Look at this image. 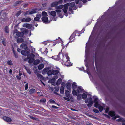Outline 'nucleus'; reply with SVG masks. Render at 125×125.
Wrapping results in <instances>:
<instances>
[{
  "mask_svg": "<svg viewBox=\"0 0 125 125\" xmlns=\"http://www.w3.org/2000/svg\"><path fill=\"white\" fill-rule=\"evenodd\" d=\"M16 77L19 80L21 79V77L20 76H16Z\"/></svg>",
  "mask_w": 125,
  "mask_h": 125,
  "instance_id": "nucleus-55",
  "label": "nucleus"
},
{
  "mask_svg": "<svg viewBox=\"0 0 125 125\" xmlns=\"http://www.w3.org/2000/svg\"><path fill=\"white\" fill-rule=\"evenodd\" d=\"M49 68H45L43 70V71L45 73H46L48 70Z\"/></svg>",
  "mask_w": 125,
  "mask_h": 125,
  "instance_id": "nucleus-40",
  "label": "nucleus"
},
{
  "mask_svg": "<svg viewBox=\"0 0 125 125\" xmlns=\"http://www.w3.org/2000/svg\"><path fill=\"white\" fill-rule=\"evenodd\" d=\"M55 89L56 91H58L59 90V87L57 86L55 87Z\"/></svg>",
  "mask_w": 125,
  "mask_h": 125,
  "instance_id": "nucleus-50",
  "label": "nucleus"
},
{
  "mask_svg": "<svg viewBox=\"0 0 125 125\" xmlns=\"http://www.w3.org/2000/svg\"><path fill=\"white\" fill-rule=\"evenodd\" d=\"M94 111L95 113H98L99 112L98 110L97 109H94L93 110Z\"/></svg>",
  "mask_w": 125,
  "mask_h": 125,
  "instance_id": "nucleus-54",
  "label": "nucleus"
},
{
  "mask_svg": "<svg viewBox=\"0 0 125 125\" xmlns=\"http://www.w3.org/2000/svg\"><path fill=\"white\" fill-rule=\"evenodd\" d=\"M56 9V11L58 14H59V13H60L61 12V9H59L58 8Z\"/></svg>",
  "mask_w": 125,
  "mask_h": 125,
  "instance_id": "nucleus-38",
  "label": "nucleus"
},
{
  "mask_svg": "<svg viewBox=\"0 0 125 125\" xmlns=\"http://www.w3.org/2000/svg\"><path fill=\"white\" fill-rule=\"evenodd\" d=\"M109 108L108 107H107L106 109L105 112L106 113H107L109 111Z\"/></svg>",
  "mask_w": 125,
  "mask_h": 125,
  "instance_id": "nucleus-51",
  "label": "nucleus"
},
{
  "mask_svg": "<svg viewBox=\"0 0 125 125\" xmlns=\"http://www.w3.org/2000/svg\"><path fill=\"white\" fill-rule=\"evenodd\" d=\"M64 6L63 5H61L56 7V9L58 8L59 9H61Z\"/></svg>",
  "mask_w": 125,
  "mask_h": 125,
  "instance_id": "nucleus-34",
  "label": "nucleus"
},
{
  "mask_svg": "<svg viewBox=\"0 0 125 125\" xmlns=\"http://www.w3.org/2000/svg\"><path fill=\"white\" fill-rule=\"evenodd\" d=\"M36 12L35 10H32L31 11L29 12L28 11H27L24 13V16H26L28 15V13L29 14H31L33 13H35Z\"/></svg>",
  "mask_w": 125,
  "mask_h": 125,
  "instance_id": "nucleus-15",
  "label": "nucleus"
},
{
  "mask_svg": "<svg viewBox=\"0 0 125 125\" xmlns=\"http://www.w3.org/2000/svg\"><path fill=\"white\" fill-rule=\"evenodd\" d=\"M81 1H82L83 2L85 3L87 2V0H75V2L76 4H78L79 2Z\"/></svg>",
  "mask_w": 125,
  "mask_h": 125,
  "instance_id": "nucleus-24",
  "label": "nucleus"
},
{
  "mask_svg": "<svg viewBox=\"0 0 125 125\" xmlns=\"http://www.w3.org/2000/svg\"><path fill=\"white\" fill-rule=\"evenodd\" d=\"M52 106V108L55 109H57L58 108V107H57L54 105H53Z\"/></svg>",
  "mask_w": 125,
  "mask_h": 125,
  "instance_id": "nucleus-63",
  "label": "nucleus"
},
{
  "mask_svg": "<svg viewBox=\"0 0 125 125\" xmlns=\"http://www.w3.org/2000/svg\"><path fill=\"white\" fill-rule=\"evenodd\" d=\"M77 96V98L78 100H79L81 99V97H82V95L81 94H78Z\"/></svg>",
  "mask_w": 125,
  "mask_h": 125,
  "instance_id": "nucleus-33",
  "label": "nucleus"
},
{
  "mask_svg": "<svg viewBox=\"0 0 125 125\" xmlns=\"http://www.w3.org/2000/svg\"><path fill=\"white\" fill-rule=\"evenodd\" d=\"M50 14L52 16L54 17L56 16V13L55 11H52L51 12Z\"/></svg>",
  "mask_w": 125,
  "mask_h": 125,
  "instance_id": "nucleus-29",
  "label": "nucleus"
},
{
  "mask_svg": "<svg viewBox=\"0 0 125 125\" xmlns=\"http://www.w3.org/2000/svg\"><path fill=\"white\" fill-rule=\"evenodd\" d=\"M7 64L9 65H12V62L11 61H8L7 62Z\"/></svg>",
  "mask_w": 125,
  "mask_h": 125,
  "instance_id": "nucleus-36",
  "label": "nucleus"
},
{
  "mask_svg": "<svg viewBox=\"0 0 125 125\" xmlns=\"http://www.w3.org/2000/svg\"><path fill=\"white\" fill-rule=\"evenodd\" d=\"M47 13L45 12H43L42 13V15L43 17L42 18V20L45 23H48L50 22V21L48 20V17L46 16Z\"/></svg>",
  "mask_w": 125,
  "mask_h": 125,
  "instance_id": "nucleus-7",
  "label": "nucleus"
},
{
  "mask_svg": "<svg viewBox=\"0 0 125 125\" xmlns=\"http://www.w3.org/2000/svg\"><path fill=\"white\" fill-rule=\"evenodd\" d=\"M70 92L69 91L66 90L65 91V96L63 97L64 99L67 101H70L72 102L73 101V97L72 95L70 94Z\"/></svg>",
  "mask_w": 125,
  "mask_h": 125,
  "instance_id": "nucleus-5",
  "label": "nucleus"
},
{
  "mask_svg": "<svg viewBox=\"0 0 125 125\" xmlns=\"http://www.w3.org/2000/svg\"><path fill=\"white\" fill-rule=\"evenodd\" d=\"M58 5L57 1H55L52 3L51 4V7H56Z\"/></svg>",
  "mask_w": 125,
  "mask_h": 125,
  "instance_id": "nucleus-19",
  "label": "nucleus"
},
{
  "mask_svg": "<svg viewBox=\"0 0 125 125\" xmlns=\"http://www.w3.org/2000/svg\"><path fill=\"white\" fill-rule=\"evenodd\" d=\"M46 100L45 99H41L40 100V102H45L46 101Z\"/></svg>",
  "mask_w": 125,
  "mask_h": 125,
  "instance_id": "nucleus-42",
  "label": "nucleus"
},
{
  "mask_svg": "<svg viewBox=\"0 0 125 125\" xmlns=\"http://www.w3.org/2000/svg\"><path fill=\"white\" fill-rule=\"evenodd\" d=\"M62 81V80L61 78L59 79L56 82V85H59L61 84Z\"/></svg>",
  "mask_w": 125,
  "mask_h": 125,
  "instance_id": "nucleus-23",
  "label": "nucleus"
},
{
  "mask_svg": "<svg viewBox=\"0 0 125 125\" xmlns=\"http://www.w3.org/2000/svg\"><path fill=\"white\" fill-rule=\"evenodd\" d=\"M87 94L85 93H83L82 95V98L83 99H85L87 97Z\"/></svg>",
  "mask_w": 125,
  "mask_h": 125,
  "instance_id": "nucleus-30",
  "label": "nucleus"
},
{
  "mask_svg": "<svg viewBox=\"0 0 125 125\" xmlns=\"http://www.w3.org/2000/svg\"><path fill=\"white\" fill-rule=\"evenodd\" d=\"M3 119L5 121L7 122H10L11 121V118L6 116L4 117Z\"/></svg>",
  "mask_w": 125,
  "mask_h": 125,
  "instance_id": "nucleus-16",
  "label": "nucleus"
},
{
  "mask_svg": "<svg viewBox=\"0 0 125 125\" xmlns=\"http://www.w3.org/2000/svg\"><path fill=\"white\" fill-rule=\"evenodd\" d=\"M21 21L22 22H26V18H23L21 19Z\"/></svg>",
  "mask_w": 125,
  "mask_h": 125,
  "instance_id": "nucleus-52",
  "label": "nucleus"
},
{
  "mask_svg": "<svg viewBox=\"0 0 125 125\" xmlns=\"http://www.w3.org/2000/svg\"><path fill=\"white\" fill-rule=\"evenodd\" d=\"M80 34H78V31H76L74 33L72 34L70 37V42H71L72 41H71V39L73 38H74L75 36H80Z\"/></svg>",
  "mask_w": 125,
  "mask_h": 125,
  "instance_id": "nucleus-10",
  "label": "nucleus"
},
{
  "mask_svg": "<svg viewBox=\"0 0 125 125\" xmlns=\"http://www.w3.org/2000/svg\"><path fill=\"white\" fill-rule=\"evenodd\" d=\"M2 43L3 45H6V44L5 42V39H4L2 40Z\"/></svg>",
  "mask_w": 125,
  "mask_h": 125,
  "instance_id": "nucleus-49",
  "label": "nucleus"
},
{
  "mask_svg": "<svg viewBox=\"0 0 125 125\" xmlns=\"http://www.w3.org/2000/svg\"><path fill=\"white\" fill-rule=\"evenodd\" d=\"M44 67V65L43 64H40L38 66V68L39 70H41Z\"/></svg>",
  "mask_w": 125,
  "mask_h": 125,
  "instance_id": "nucleus-21",
  "label": "nucleus"
},
{
  "mask_svg": "<svg viewBox=\"0 0 125 125\" xmlns=\"http://www.w3.org/2000/svg\"><path fill=\"white\" fill-rule=\"evenodd\" d=\"M36 92V90L35 89L32 88L30 89L29 91V92L31 94H33Z\"/></svg>",
  "mask_w": 125,
  "mask_h": 125,
  "instance_id": "nucleus-20",
  "label": "nucleus"
},
{
  "mask_svg": "<svg viewBox=\"0 0 125 125\" xmlns=\"http://www.w3.org/2000/svg\"><path fill=\"white\" fill-rule=\"evenodd\" d=\"M109 115L111 116H113L112 119H113L115 120L117 118H119V116H115V113L114 112L110 111L109 112Z\"/></svg>",
  "mask_w": 125,
  "mask_h": 125,
  "instance_id": "nucleus-9",
  "label": "nucleus"
},
{
  "mask_svg": "<svg viewBox=\"0 0 125 125\" xmlns=\"http://www.w3.org/2000/svg\"><path fill=\"white\" fill-rule=\"evenodd\" d=\"M87 115L88 116H89V117H92L93 116L91 115H90V114H87Z\"/></svg>",
  "mask_w": 125,
  "mask_h": 125,
  "instance_id": "nucleus-58",
  "label": "nucleus"
},
{
  "mask_svg": "<svg viewBox=\"0 0 125 125\" xmlns=\"http://www.w3.org/2000/svg\"><path fill=\"white\" fill-rule=\"evenodd\" d=\"M90 102H88V104H87V106L89 107H91L92 106L93 104L92 101H91V99H90Z\"/></svg>",
  "mask_w": 125,
  "mask_h": 125,
  "instance_id": "nucleus-26",
  "label": "nucleus"
},
{
  "mask_svg": "<svg viewBox=\"0 0 125 125\" xmlns=\"http://www.w3.org/2000/svg\"><path fill=\"white\" fill-rule=\"evenodd\" d=\"M41 15L40 14H38L37 15V16L36 17H41Z\"/></svg>",
  "mask_w": 125,
  "mask_h": 125,
  "instance_id": "nucleus-62",
  "label": "nucleus"
},
{
  "mask_svg": "<svg viewBox=\"0 0 125 125\" xmlns=\"http://www.w3.org/2000/svg\"><path fill=\"white\" fill-rule=\"evenodd\" d=\"M65 84H64V85L62 83L61 84V86L60 87V92L61 94H63L64 93V86H65Z\"/></svg>",
  "mask_w": 125,
  "mask_h": 125,
  "instance_id": "nucleus-11",
  "label": "nucleus"
},
{
  "mask_svg": "<svg viewBox=\"0 0 125 125\" xmlns=\"http://www.w3.org/2000/svg\"><path fill=\"white\" fill-rule=\"evenodd\" d=\"M12 70L11 69H10V70H9V73L10 74H11L12 73Z\"/></svg>",
  "mask_w": 125,
  "mask_h": 125,
  "instance_id": "nucleus-60",
  "label": "nucleus"
},
{
  "mask_svg": "<svg viewBox=\"0 0 125 125\" xmlns=\"http://www.w3.org/2000/svg\"><path fill=\"white\" fill-rule=\"evenodd\" d=\"M31 21V19L30 18H26V22H29Z\"/></svg>",
  "mask_w": 125,
  "mask_h": 125,
  "instance_id": "nucleus-44",
  "label": "nucleus"
},
{
  "mask_svg": "<svg viewBox=\"0 0 125 125\" xmlns=\"http://www.w3.org/2000/svg\"><path fill=\"white\" fill-rule=\"evenodd\" d=\"M60 39H61L60 37H58V39H57L55 40L54 41V42H56L57 43L58 42H59L60 40Z\"/></svg>",
  "mask_w": 125,
  "mask_h": 125,
  "instance_id": "nucleus-35",
  "label": "nucleus"
},
{
  "mask_svg": "<svg viewBox=\"0 0 125 125\" xmlns=\"http://www.w3.org/2000/svg\"><path fill=\"white\" fill-rule=\"evenodd\" d=\"M28 30H24L23 31L24 33L25 34H27L28 33Z\"/></svg>",
  "mask_w": 125,
  "mask_h": 125,
  "instance_id": "nucleus-43",
  "label": "nucleus"
},
{
  "mask_svg": "<svg viewBox=\"0 0 125 125\" xmlns=\"http://www.w3.org/2000/svg\"><path fill=\"white\" fill-rule=\"evenodd\" d=\"M76 83L75 82H73L72 85V88L74 89H75L77 87Z\"/></svg>",
  "mask_w": 125,
  "mask_h": 125,
  "instance_id": "nucleus-27",
  "label": "nucleus"
},
{
  "mask_svg": "<svg viewBox=\"0 0 125 125\" xmlns=\"http://www.w3.org/2000/svg\"><path fill=\"white\" fill-rule=\"evenodd\" d=\"M5 32L7 33H8L9 32V28L8 27H6L5 28Z\"/></svg>",
  "mask_w": 125,
  "mask_h": 125,
  "instance_id": "nucleus-39",
  "label": "nucleus"
},
{
  "mask_svg": "<svg viewBox=\"0 0 125 125\" xmlns=\"http://www.w3.org/2000/svg\"><path fill=\"white\" fill-rule=\"evenodd\" d=\"M75 3L74 2H72L70 3H68L66 4H65L64 8L63 9V10L65 13H66L67 12V10L68 9V7H69V11H72V8L75 6Z\"/></svg>",
  "mask_w": 125,
  "mask_h": 125,
  "instance_id": "nucleus-3",
  "label": "nucleus"
},
{
  "mask_svg": "<svg viewBox=\"0 0 125 125\" xmlns=\"http://www.w3.org/2000/svg\"><path fill=\"white\" fill-rule=\"evenodd\" d=\"M49 101L50 103H55V101L52 99H50L49 100Z\"/></svg>",
  "mask_w": 125,
  "mask_h": 125,
  "instance_id": "nucleus-47",
  "label": "nucleus"
},
{
  "mask_svg": "<svg viewBox=\"0 0 125 125\" xmlns=\"http://www.w3.org/2000/svg\"><path fill=\"white\" fill-rule=\"evenodd\" d=\"M20 47L21 49H26L27 48V46L25 44H22L20 45Z\"/></svg>",
  "mask_w": 125,
  "mask_h": 125,
  "instance_id": "nucleus-17",
  "label": "nucleus"
},
{
  "mask_svg": "<svg viewBox=\"0 0 125 125\" xmlns=\"http://www.w3.org/2000/svg\"><path fill=\"white\" fill-rule=\"evenodd\" d=\"M39 17H36L34 19V20L35 21H39Z\"/></svg>",
  "mask_w": 125,
  "mask_h": 125,
  "instance_id": "nucleus-45",
  "label": "nucleus"
},
{
  "mask_svg": "<svg viewBox=\"0 0 125 125\" xmlns=\"http://www.w3.org/2000/svg\"><path fill=\"white\" fill-rule=\"evenodd\" d=\"M25 67L26 70L27 72L29 74H30L31 73V72L30 70L26 66H24Z\"/></svg>",
  "mask_w": 125,
  "mask_h": 125,
  "instance_id": "nucleus-32",
  "label": "nucleus"
},
{
  "mask_svg": "<svg viewBox=\"0 0 125 125\" xmlns=\"http://www.w3.org/2000/svg\"><path fill=\"white\" fill-rule=\"evenodd\" d=\"M28 83H26L25 86V90H26L28 88Z\"/></svg>",
  "mask_w": 125,
  "mask_h": 125,
  "instance_id": "nucleus-46",
  "label": "nucleus"
},
{
  "mask_svg": "<svg viewBox=\"0 0 125 125\" xmlns=\"http://www.w3.org/2000/svg\"><path fill=\"white\" fill-rule=\"evenodd\" d=\"M86 125H93V124L90 123H86Z\"/></svg>",
  "mask_w": 125,
  "mask_h": 125,
  "instance_id": "nucleus-59",
  "label": "nucleus"
},
{
  "mask_svg": "<svg viewBox=\"0 0 125 125\" xmlns=\"http://www.w3.org/2000/svg\"><path fill=\"white\" fill-rule=\"evenodd\" d=\"M90 99H91V101H92V99L91 98H89L85 100V102L86 103H87L88 102H90Z\"/></svg>",
  "mask_w": 125,
  "mask_h": 125,
  "instance_id": "nucleus-31",
  "label": "nucleus"
},
{
  "mask_svg": "<svg viewBox=\"0 0 125 125\" xmlns=\"http://www.w3.org/2000/svg\"><path fill=\"white\" fill-rule=\"evenodd\" d=\"M23 1H22V0L20 1H17L16 2V3L17 4H20L22 2H23Z\"/></svg>",
  "mask_w": 125,
  "mask_h": 125,
  "instance_id": "nucleus-53",
  "label": "nucleus"
},
{
  "mask_svg": "<svg viewBox=\"0 0 125 125\" xmlns=\"http://www.w3.org/2000/svg\"><path fill=\"white\" fill-rule=\"evenodd\" d=\"M71 83L69 82H68L66 83V87L67 89L69 90L71 86Z\"/></svg>",
  "mask_w": 125,
  "mask_h": 125,
  "instance_id": "nucleus-28",
  "label": "nucleus"
},
{
  "mask_svg": "<svg viewBox=\"0 0 125 125\" xmlns=\"http://www.w3.org/2000/svg\"><path fill=\"white\" fill-rule=\"evenodd\" d=\"M84 90L80 86H79L77 88L76 91L74 89L73 90L72 94L73 96L77 95L78 94L82 93L84 91Z\"/></svg>",
  "mask_w": 125,
  "mask_h": 125,
  "instance_id": "nucleus-6",
  "label": "nucleus"
},
{
  "mask_svg": "<svg viewBox=\"0 0 125 125\" xmlns=\"http://www.w3.org/2000/svg\"><path fill=\"white\" fill-rule=\"evenodd\" d=\"M84 29H83L80 32V34L82 33L83 32H84Z\"/></svg>",
  "mask_w": 125,
  "mask_h": 125,
  "instance_id": "nucleus-61",
  "label": "nucleus"
},
{
  "mask_svg": "<svg viewBox=\"0 0 125 125\" xmlns=\"http://www.w3.org/2000/svg\"><path fill=\"white\" fill-rule=\"evenodd\" d=\"M59 71L57 70H50L47 73L48 75H57L59 73Z\"/></svg>",
  "mask_w": 125,
  "mask_h": 125,
  "instance_id": "nucleus-8",
  "label": "nucleus"
},
{
  "mask_svg": "<svg viewBox=\"0 0 125 125\" xmlns=\"http://www.w3.org/2000/svg\"><path fill=\"white\" fill-rule=\"evenodd\" d=\"M37 77L38 78V79L40 80V81L41 83L44 85V86H45V84L41 81L43 79V77L42 75L39 73H38L37 74Z\"/></svg>",
  "mask_w": 125,
  "mask_h": 125,
  "instance_id": "nucleus-13",
  "label": "nucleus"
},
{
  "mask_svg": "<svg viewBox=\"0 0 125 125\" xmlns=\"http://www.w3.org/2000/svg\"><path fill=\"white\" fill-rule=\"evenodd\" d=\"M40 61L39 59H37L35 60L33 64L34 65H36L40 63Z\"/></svg>",
  "mask_w": 125,
  "mask_h": 125,
  "instance_id": "nucleus-25",
  "label": "nucleus"
},
{
  "mask_svg": "<svg viewBox=\"0 0 125 125\" xmlns=\"http://www.w3.org/2000/svg\"><path fill=\"white\" fill-rule=\"evenodd\" d=\"M16 36H15V38H17L19 37H22L23 35V34L22 33L20 32H17L15 33Z\"/></svg>",
  "mask_w": 125,
  "mask_h": 125,
  "instance_id": "nucleus-12",
  "label": "nucleus"
},
{
  "mask_svg": "<svg viewBox=\"0 0 125 125\" xmlns=\"http://www.w3.org/2000/svg\"><path fill=\"white\" fill-rule=\"evenodd\" d=\"M58 78V76H54L53 77V79L55 80L56 79H57Z\"/></svg>",
  "mask_w": 125,
  "mask_h": 125,
  "instance_id": "nucleus-57",
  "label": "nucleus"
},
{
  "mask_svg": "<svg viewBox=\"0 0 125 125\" xmlns=\"http://www.w3.org/2000/svg\"><path fill=\"white\" fill-rule=\"evenodd\" d=\"M93 98L94 99V106L97 108H98L99 111L101 112L103 110V107L100 105L101 104L100 101L98 100V98L96 96H94Z\"/></svg>",
  "mask_w": 125,
  "mask_h": 125,
  "instance_id": "nucleus-4",
  "label": "nucleus"
},
{
  "mask_svg": "<svg viewBox=\"0 0 125 125\" xmlns=\"http://www.w3.org/2000/svg\"><path fill=\"white\" fill-rule=\"evenodd\" d=\"M21 52L22 54L24 56L27 55V58L25 59L24 61H26L27 59H29L28 62L30 64L32 63L33 62L34 60V58L35 57V55L31 53L28 55L29 53L30 52L26 50H22L21 51Z\"/></svg>",
  "mask_w": 125,
  "mask_h": 125,
  "instance_id": "nucleus-2",
  "label": "nucleus"
},
{
  "mask_svg": "<svg viewBox=\"0 0 125 125\" xmlns=\"http://www.w3.org/2000/svg\"><path fill=\"white\" fill-rule=\"evenodd\" d=\"M59 42H60V43L62 44L61 45L62 46V50H61V51L62 52V50L65 47H66V48L67 46L66 45H64L62 40L61 39H60Z\"/></svg>",
  "mask_w": 125,
  "mask_h": 125,
  "instance_id": "nucleus-18",
  "label": "nucleus"
},
{
  "mask_svg": "<svg viewBox=\"0 0 125 125\" xmlns=\"http://www.w3.org/2000/svg\"><path fill=\"white\" fill-rule=\"evenodd\" d=\"M22 12L21 11H19L16 14V16L18 17L19 15L21 14L22 13Z\"/></svg>",
  "mask_w": 125,
  "mask_h": 125,
  "instance_id": "nucleus-41",
  "label": "nucleus"
},
{
  "mask_svg": "<svg viewBox=\"0 0 125 125\" xmlns=\"http://www.w3.org/2000/svg\"><path fill=\"white\" fill-rule=\"evenodd\" d=\"M48 49L47 48H46L44 51L45 53L47 54L48 53Z\"/></svg>",
  "mask_w": 125,
  "mask_h": 125,
  "instance_id": "nucleus-56",
  "label": "nucleus"
},
{
  "mask_svg": "<svg viewBox=\"0 0 125 125\" xmlns=\"http://www.w3.org/2000/svg\"><path fill=\"white\" fill-rule=\"evenodd\" d=\"M23 42V39L22 38H18L17 40V42L18 43H21Z\"/></svg>",
  "mask_w": 125,
  "mask_h": 125,
  "instance_id": "nucleus-22",
  "label": "nucleus"
},
{
  "mask_svg": "<svg viewBox=\"0 0 125 125\" xmlns=\"http://www.w3.org/2000/svg\"><path fill=\"white\" fill-rule=\"evenodd\" d=\"M58 4H61L63 2V1L62 0H60L58 1H57Z\"/></svg>",
  "mask_w": 125,
  "mask_h": 125,
  "instance_id": "nucleus-48",
  "label": "nucleus"
},
{
  "mask_svg": "<svg viewBox=\"0 0 125 125\" xmlns=\"http://www.w3.org/2000/svg\"><path fill=\"white\" fill-rule=\"evenodd\" d=\"M22 26L25 27H26L28 29H30L32 27V25L31 24L25 23Z\"/></svg>",
  "mask_w": 125,
  "mask_h": 125,
  "instance_id": "nucleus-14",
  "label": "nucleus"
},
{
  "mask_svg": "<svg viewBox=\"0 0 125 125\" xmlns=\"http://www.w3.org/2000/svg\"><path fill=\"white\" fill-rule=\"evenodd\" d=\"M30 118L31 119L33 120H34L35 119V118L33 116H30Z\"/></svg>",
  "mask_w": 125,
  "mask_h": 125,
  "instance_id": "nucleus-64",
  "label": "nucleus"
},
{
  "mask_svg": "<svg viewBox=\"0 0 125 125\" xmlns=\"http://www.w3.org/2000/svg\"><path fill=\"white\" fill-rule=\"evenodd\" d=\"M52 58L61 62L62 63V64H64L67 67L72 65L69 60V58L68 56L67 53L62 54L60 53L57 56H53Z\"/></svg>",
  "mask_w": 125,
  "mask_h": 125,
  "instance_id": "nucleus-1",
  "label": "nucleus"
},
{
  "mask_svg": "<svg viewBox=\"0 0 125 125\" xmlns=\"http://www.w3.org/2000/svg\"><path fill=\"white\" fill-rule=\"evenodd\" d=\"M13 52L14 53V55L15 57V58H18V56L16 52L15 51H14V50H13Z\"/></svg>",
  "mask_w": 125,
  "mask_h": 125,
  "instance_id": "nucleus-37",
  "label": "nucleus"
}]
</instances>
